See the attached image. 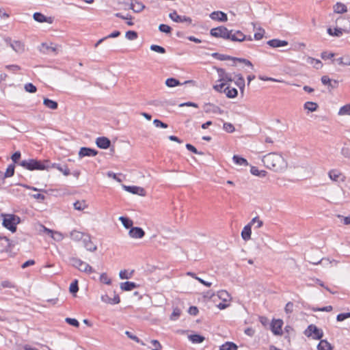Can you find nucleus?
I'll use <instances>...</instances> for the list:
<instances>
[{
    "instance_id": "1",
    "label": "nucleus",
    "mask_w": 350,
    "mask_h": 350,
    "mask_svg": "<svg viewBox=\"0 0 350 350\" xmlns=\"http://www.w3.org/2000/svg\"><path fill=\"white\" fill-rule=\"evenodd\" d=\"M20 165L28 170H49V168H57L59 171L62 172L64 175H70V170L66 165L62 166L57 163H51L48 160L38 161L36 159L23 160L20 163Z\"/></svg>"
},
{
    "instance_id": "2",
    "label": "nucleus",
    "mask_w": 350,
    "mask_h": 350,
    "mask_svg": "<svg viewBox=\"0 0 350 350\" xmlns=\"http://www.w3.org/2000/svg\"><path fill=\"white\" fill-rule=\"evenodd\" d=\"M262 161L269 169L281 172L287 167V162L282 154L277 152H270L262 157Z\"/></svg>"
},
{
    "instance_id": "3",
    "label": "nucleus",
    "mask_w": 350,
    "mask_h": 350,
    "mask_svg": "<svg viewBox=\"0 0 350 350\" xmlns=\"http://www.w3.org/2000/svg\"><path fill=\"white\" fill-rule=\"evenodd\" d=\"M3 217V226L12 232L16 231V225L20 223L21 219L18 216L13 214H2Z\"/></svg>"
},
{
    "instance_id": "4",
    "label": "nucleus",
    "mask_w": 350,
    "mask_h": 350,
    "mask_svg": "<svg viewBox=\"0 0 350 350\" xmlns=\"http://www.w3.org/2000/svg\"><path fill=\"white\" fill-rule=\"evenodd\" d=\"M230 30H228L224 26H219L213 28L210 31V34L215 38H221L225 40H229Z\"/></svg>"
},
{
    "instance_id": "5",
    "label": "nucleus",
    "mask_w": 350,
    "mask_h": 350,
    "mask_svg": "<svg viewBox=\"0 0 350 350\" xmlns=\"http://www.w3.org/2000/svg\"><path fill=\"white\" fill-rule=\"evenodd\" d=\"M5 42L9 45L16 53H23L25 51V44L24 42L19 40L12 41L11 38H5Z\"/></svg>"
},
{
    "instance_id": "6",
    "label": "nucleus",
    "mask_w": 350,
    "mask_h": 350,
    "mask_svg": "<svg viewBox=\"0 0 350 350\" xmlns=\"http://www.w3.org/2000/svg\"><path fill=\"white\" fill-rule=\"evenodd\" d=\"M305 334L307 336H311L314 334L313 338L316 340H320L323 336V332L322 329H319L316 325L311 324L310 325L305 332Z\"/></svg>"
},
{
    "instance_id": "7",
    "label": "nucleus",
    "mask_w": 350,
    "mask_h": 350,
    "mask_svg": "<svg viewBox=\"0 0 350 350\" xmlns=\"http://www.w3.org/2000/svg\"><path fill=\"white\" fill-rule=\"evenodd\" d=\"M124 4L128 5L129 9L135 13L141 12L145 8V5L137 0H127Z\"/></svg>"
},
{
    "instance_id": "8",
    "label": "nucleus",
    "mask_w": 350,
    "mask_h": 350,
    "mask_svg": "<svg viewBox=\"0 0 350 350\" xmlns=\"http://www.w3.org/2000/svg\"><path fill=\"white\" fill-rule=\"evenodd\" d=\"M350 18L339 16L336 19V25L341 29L345 33H349Z\"/></svg>"
},
{
    "instance_id": "9",
    "label": "nucleus",
    "mask_w": 350,
    "mask_h": 350,
    "mask_svg": "<svg viewBox=\"0 0 350 350\" xmlns=\"http://www.w3.org/2000/svg\"><path fill=\"white\" fill-rule=\"evenodd\" d=\"M283 321L281 319H273L271 323V330L274 335L281 336L282 334V327Z\"/></svg>"
},
{
    "instance_id": "10",
    "label": "nucleus",
    "mask_w": 350,
    "mask_h": 350,
    "mask_svg": "<svg viewBox=\"0 0 350 350\" xmlns=\"http://www.w3.org/2000/svg\"><path fill=\"white\" fill-rule=\"evenodd\" d=\"M229 40L233 42H243L245 40L246 36L239 30H230Z\"/></svg>"
},
{
    "instance_id": "11",
    "label": "nucleus",
    "mask_w": 350,
    "mask_h": 350,
    "mask_svg": "<svg viewBox=\"0 0 350 350\" xmlns=\"http://www.w3.org/2000/svg\"><path fill=\"white\" fill-rule=\"evenodd\" d=\"M123 188L125 191L131 193L133 194H137L141 196H146V191L143 187L138 186H126L123 185Z\"/></svg>"
},
{
    "instance_id": "12",
    "label": "nucleus",
    "mask_w": 350,
    "mask_h": 350,
    "mask_svg": "<svg viewBox=\"0 0 350 350\" xmlns=\"http://www.w3.org/2000/svg\"><path fill=\"white\" fill-rule=\"evenodd\" d=\"M169 17L174 22L176 23H183V22H187L189 23H191L192 22V20L190 17L186 16H179L176 11H173L172 12L170 13Z\"/></svg>"
},
{
    "instance_id": "13",
    "label": "nucleus",
    "mask_w": 350,
    "mask_h": 350,
    "mask_svg": "<svg viewBox=\"0 0 350 350\" xmlns=\"http://www.w3.org/2000/svg\"><path fill=\"white\" fill-rule=\"evenodd\" d=\"M129 234L131 238L141 239L145 235V232L142 228L132 227L129 232Z\"/></svg>"
},
{
    "instance_id": "14",
    "label": "nucleus",
    "mask_w": 350,
    "mask_h": 350,
    "mask_svg": "<svg viewBox=\"0 0 350 350\" xmlns=\"http://www.w3.org/2000/svg\"><path fill=\"white\" fill-rule=\"evenodd\" d=\"M98 154V151L90 148H86V147H82L81 148L79 152V157L80 158L84 157H94Z\"/></svg>"
},
{
    "instance_id": "15",
    "label": "nucleus",
    "mask_w": 350,
    "mask_h": 350,
    "mask_svg": "<svg viewBox=\"0 0 350 350\" xmlns=\"http://www.w3.org/2000/svg\"><path fill=\"white\" fill-rule=\"evenodd\" d=\"M210 18L212 20L217 21L220 22H226L228 21V16L226 14L221 11H215L210 14Z\"/></svg>"
},
{
    "instance_id": "16",
    "label": "nucleus",
    "mask_w": 350,
    "mask_h": 350,
    "mask_svg": "<svg viewBox=\"0 0 350 350\" xmlns=\"http://www.w3.org/2000/svg\"><path fill=\"white\" fill-rule=\"evenodd\" d=\"M33 19L39 23H48L49 24L53 23V18L52 17H46L43 14L40 12H35L33 15Z\"/></svg>"
},
{
    "instance_id": "17",
    "label": "nucleus",
    "mask_w": 350,
    "mask_h": 350,
    "mask_svg": "<svg viewBox=\"0 0 350 350\" xmlns=\"http://www.w3.org/2000/svg\"><path fill=\"white\" fill-rule=\"evenodd\" d=\"M97 146L100 148L107 149L111 145V141L105 137H99L96 140Z\"/></svg>"
},
{
    "instance_id": "18",
    "label": "nucleus",
    "mask_w": 350,
    "mask_h": 350,
    "mask_svg": "<svg viewBox=\"0 0 350 350\" xmlns=\"http://www.w3.org/2000/svg\"><path fill=\"white\" fill-rule=\"evenodd\" d=\"M84 247L90 252H95L97 250V247L94 245L91 241L90 236L89 234H86V236L83 238V240Z\"/></svg>"
},
{
    "instance_id": "19",
    "label": "nucleus",
    "mask_w": 350,
    "mask_h": 350,
    "mask_svg": "<svg viewBox=\"0 0 350 350\" xmlns=\"http://www.w3.org/2000/svg\"><path fill=\"white\" fill-rule=\"evenodd\" d=\"M235 84L240 89L241 93L243 94L245 88V79L241 74H235L234 77Z\"/></svg>"
},
{
    "instance_id": "20",
    "label": "nucleus",
    "mask_w": 350,
    "mask_h": 350,
    "mask_svg": "<svg viewBox=\"0 0 350 350\" xmlns=\"http://www.w3.org/2000/svg\"><path fill=\"white\" fill-rule=\"evenodd\" d=\"M267 44L273 48H278L288 45V42L285 40H280L278 39H273L269 40L267 42Z\"/></svg>"
},
{
    "instance_id": "21",
    "label": "nucleus",
    "mask_w": 350,
    "mask_h": 350,
    "mask_svg": "<svg viewBox=\"0 0 350 350\" xmlns=\"http://www.w3.org/2000/svg\"><path fill=\"white\" fill-rule=\"evenodd\" d=\"M252 226L250 224L246 225L242 232H241V237L244 241H248L251 239V234H252Z\"/></svg>"
},
{
    "instance_id": "22",
    "label": "nucleus",
    "mask_w": 350,
    "mask_h": 350,
    "mask_svg": "<svg viewBox=\"0 0 350 350\" xmlns=\"http://www.w3.org/2000/svg\"><path fill=\"white\" fill-rule=\"evenodd\" d=\"M86 234H84L83 232L74 230L70 232V237L72 240L75 241H79L81 240H83V238L86 236Z\"/></svg>"
},
{
    "instance_id": "23",
    "label": "nucleus",
    "mask_w": 350,
    "mask_h": 350,
    "mask_svg": "<svg viewBox=\"0 0 350 350\" xmlns=\"http://www.w3.org/2000/svg\"><path fill=\"white\" fill-rule=\"evenodd\" d=\"M204 111L206 113H222L223 111L217 106L212 105L211 103L206 104L204 106Z\"/></svg>"
},
{
    "instance_id": "24",
    "label": "nucleus",
    "mask_w": 350,
    "mask_h": 350,
    "mask_svg": "<svg viewBox=\"0 0 350 350\" xmlns=\"http://www.w3.org/2000/svg\"><path fill=\"white\" fill-rule=\"evenodd\" d=\"M224 92H225L226 96L230 98H235L238 95L237 90L234 88H230V86L225 88Z\"/></svg>"
},
{
    "instance_id": "25",
    "label": "nucleus",
    "mask_w": 350,
    "mask_h": 350,
    "mask_svg": "<svg viewBox=\"0 0 350 350\" xmlns=\"http://www.w3.org/2000/svg\"><path fill=\"white\" fill-rule=\"evenodd\" d=\"M137 287V284L133 282H125L120 284V288L124 291H132Z\"/></svg>"
},
{
    "instance_id": "26",
    "label": "nucleus",
    "mask_w": 350,
    "mask_h": 350,
    "mask_svg": "<svg viewBox=\"0 0 350 350\" xmlns=\"http://www.w3.org/2000/svg\"><path fill=\"white\" fill-rule=\"evenodd\" d=\"M14 165L10 164L8 165V167L6 169V171L5 173L0 174V177L2 179H4L5 178L12 177L14 174Z\"/></svg>"
},
{
    "instance_id": "27",
    "label": "nucleus",
    "mask_w": 350,
    "mask_h": 350,
    "mask_svg": "<svg viewBox=\"0 0 350 350\" xmlns=\"http://www.w3.org/2000/svg\"><path fill=\"white\" fill-rule=\"evenodd\" d=\"M318 350H332L333 347L326 340H321L317 345Z\"/></svg>"
},
{
    "instance_id": "28",
    "label": "nucleus",
    "mask_w": 350,
    "mask_h": 350,
    "mask_svg": "<svg viewBox=\"0 0 350 350\" xmlns=\"http://www.w3.org/2000/svg\"><path fill=\"white\" fill-rule=\"evenodd\" d=\"M334 12L337 14H342L347 11V6L340 2H338L336 4L334 5Z\"/></svg>"
},
{
    "instance_id": "29",
    "label": "nucleus",
    "mask_w": 350,
    "mask_h": 350,
    "mask_svg": "<svg viewBox=\"0 0 350 350\" xmlns=\"http://www.w3.org/2000/svg\"><path fill=\"white\" fill-rule=\"evenodd\" d=\"M327 33L329 35L332 36L340 37L343 34L344 31L336 25V27L334 29L330 27L328 28Z\"/></svg>"
},
{
    "instance_id": "30",
    "label": "nucleus",
    "mask_w": 350,
    "mask_h": 350,
    "mask_svg": "<svg viewBox=\"0 0 350 350\" xmlns=\"http://www.w3.org/2000/svg\"><path fill=\"white\" fill-rule=\"evenodd\" d=\"M238 347L232 342H226L219 347V350H237Z\"/></svg>"
},
{
    "instance_id": "31",
    "label": "nucleus",
    "mask_w": 350,
    "mask_h": 350,
    "mask_svg": "<svg viewBox=\"0 0 350 350\" xmlns=\"http://www.w3.org/2000/svg\"><path fill=\"white\" fill-rule=\"evenodd\" d=\"M307 63L313 65L316 69H319L323 66V64L319 59H317L310 57L307 58Z\"/></svg>"
},
{
    "instance_id": "32",
    "label": "nucleus",
    "mask_w": 350,
    "mask_h": 350,
    "mask_svg": "<svg viewBox=\"0 0 350 350\" xmlns=\"http://www.w3.org/2000/svg\"><path fill=\"white\" fill-rule=\"evenodd\" d=\"M43 104L49 109H56L58 107V104L57 102L52 100L49 98H44L43 100Z\"/></svg>"
},
{
    "instance_id": "33",
    "label": "nucleus",
    "mask_w": 350,
    "mask_h": 350,
    "mask_svg": "<svg viewBox=\"0 0 350 350\" xmlns=\"http://www.w3.org/2000/svg\"><path fill=\"white\" fill-rule=\"evenodd\" d=\"M80 271L85 272L88 274H90L94 272V269L87 262L83 261L82 265H81Z\"/></svg>"
},
{
    "instance_id": "34",
    "label": "nucleus",
    "mask_w": 350,
    "mask_h": 350,
    "mask_svg": "<svg viewBox=\"0 0 350 350\" xmlns=\"http://www.w3.org/2000/svg\"><path fill=\"white\" fill-rule=\"evenodd\" d=\"M304 107L308 111L314 112L317 110L318 105L316 103L308 101L304 103Z\"/></svg>"
},
{
    "instance_id": "35",
    "label": "nucleus",
    "mask_w": 350,
    "mask_h": 350,
    "mask_svg": "<svg viewBox=\"0 0 350 350\" xmlns=\"http://www.w3.org/2000/svg\"><path fill=\"white\" fill-rule=\"evenodd\" d=\"M188 338L193 343H201L204 340V337L199 334H191Z\"/></svg>"
},
{
    "instance_id": "36",
    "label": "nucleus",
    "mask_w": 350,
    "mask_h": 350,
    "mask_svg": "<svg viewBox=\"0 0 350 350\" xmlns=\"http://www.w3.org/2000/svg\"><path fill=\"white\" fill-rule=\"evenodd\" d=\"M250 172L252 174L259 176V177H265L267 175V172L265 170H260L256 167L252 166L250 170Z\"/></svg>"
},
{
    "instance_id": "37",
    "label": "nucleus",
    "mask_w": 350,
    "mask_h": 350,
    "mask_svg": "<svg viewBox=\"0 0 350 350\" xmlns=\"http://www.w3.org/2000/svg\"><path fill=\"white\" fill-rule=\"evenodd\" d=\"M328 175L331 180L338 181L342 174L337 170H332L329 172Z\"/></svg>"
},
{
    "instance_id": "38",
    "label": "nucleus",
    "mask_w": 350,
    "mask_h": 350,
    "mask_svg": "<svg viewBox=\"0 0 350 350\" xmlns=\"http://www.w3.org/2000/svg\"><path fill=\"white\" fill-rule=\"evenodd\" d=\"M232 159L234 162L237 165L245 166L248 165L247 161L245 159L241 157L238 155H234Z\"/></svg>"
},
{
    "instance_id": "39",
    "label": "nucleus",
    "mask_w": 350,
    "mask_h": 350,
    "mask_svg": "<svg viewBox=\"0 0 350 350\" xmlns=\"http://www.w3.org/2000/svg\"><path fill=\"white\" fill-rule=\"evenodd\" d=\"M119 220L121 221L122 225L126 228H131L133 226V221L127 217H120Z\"/></svg>"
},
{
    "instance_id": "40",
    "label": "nucleus",
    "mask_w": 350,
    "mask_h": 350,
    "mask_svg": "<svg viewBox=\"0 0 350 350\" xmlns=\"http://www.w3.org/2000/svg\"><path fill=\"white\" fill-rule=\"evenodd\" d=\"M88 207V204H86L85 201L81 200V201H77L74 203V208L76 210L78 211H83L85 208Z\"/></svg>"
},
{
    "instance_id": "41",
    "label": "nucleus",
    "mask_w": 350,
    "mask_h": 350,
    "mask_svg": "<svg viewBox=\"0 0 350 350\" xmlns=\"http://www.w3.org/2000/svg\"><path fill=\"white\" fill-rule=\"evenodd\" d=\"M211 55L213 57H215L219 60H221V61L228 60V59L233 60V58H234L233 57L226 55L220 54L218 53H213Z\"/></svg>"
},
{
    "instance_id": "42",
    "label": "nucleus",
    "mask_w": 350,
    "mask_h": 350,
    "mask_svg": "<svg viewBox=\"0 0 350 350\" xmlns=\"http://www.w3.org/2000/svg\"><path fill=\"white\" fill-rule=\"evenodd\" d=\"M165 85L170 88H174L180 85V83L178 80L174 78H169L165 81Z\"/></svg>"
},
{
    "instance_id": "43",
    "label": "nucleus",
    "mask_w": 350,
    "mask_h": 350,
    "mask_svg": "<svg viewBox=\"0 0 350 350\" xmlns=\"http://www.w3.org/2000/svg\"><path fill=\"white\" fill-rule=\"evenodd\" d=\"M70 262L74 267L77 268V269H80L83 260L79 258L72 257L70 258Z\"/></svg>"
},
{
    "instance_id": "44",
    "label": "nucleus",
    "mask_w": 350,
    "mask_h": 350,
    "mask_svg": "<svg viewBox=\"0 0 350 350\" xmlns=\"http://www.w3.org/2000/svg\"><path fill=\"white\" fill-rule=\"evenodd\" d=\"M249 224L251 225V226L256 224L255 228H260L262 226L263 221L260 220L258 218V217H255L251 220V221Z\"/></svg>"
},
{
    "instance_id": "45",
    "label": "nucleus",
    "mask_w": 350,
    "mask_h": 350,
    "mask_svg": "<svg viewBox=\"0 0 350 350\" xmlns=\"http://www.w3.org/2000/svg\"><path fill=\"white\" fill-rule=\"evenodd\" d=\"M218 297L219 299L224 301H227L230 299V296L226 291H220L218 292Z\"/></svg>"
},
{
    "instance_id": "46",
    "label": "nucleus",
    "mask_w": 350,
    "mask_h": 350,
    "mask_svg": "<svg viewBox=\"0 0 350 350\" xmlns=\"http://www.w3.org/2000/svg\"><path fill=\"white\" fill-rule=\"evenodd\" d=\"M50 237L56 241H61L64 239V236L61 232L55 230H53Z\"/></svg>"
},
{
    "instance_id": "47",
    "label": "nucleus",
    "mask_w": 350,
    "mask_h": 350,
    "mask_svg": "<svg viewBox=\"0 0 350 350\" xmlns=\"http://www.w3.org/2000/svg\"><path fill=\"white\" fill-rule=\"evenodd\" d=\"M150 50H152L154 52L159 53H161V54H163L165 53V48H163V46H159V45H156V44L151 45Z\"/></svg>"
},
{
    "instance_id": "48",
    "label": "nucleus",
    "mask_w": 350,
    "mask_h": 350,
    "mask_svg": "<svg viewBox=\"0 0 350 350\" xmlns=\"http://www.w3.org/2000/svg\"><path fill=\"white\" fill-rule=\"evenodd\" d=\"M125 334L131 340L135 341L137 343H140L142 345H144V343L137 336L133 335L131 332L126 331Z\"/></svg>"
},
{
    "instance_id": "49",
    "label": "nucleus",
    "mask_w": 350,
    "mask_h": 350,
    "mask_svg": "<svg viewBox=\"0 0 350 350\" xmlns=\"http://www.w3.org/2000/svg\"><path fill=\"white\" fill-rule=\"evenodd\" d=\"M339 115H350V105L342 107L338 112Z\"/></svg>"
},
{
    "instance_id": "50",
    "label": "nucleus",
    "mask_w": 350,
    "mask_h": 350,
    "mask_svg": "<svg viewBox=\"0 0 350 350\" xmlns=\"http://www.w3.org/2000/svg\"><path fill=\"white\" fill-rule=\"evenodd\" d=\"M125 36L128 40H134L137 38V33L135 31H128Z\"/></svg>"
},
{
    "instance_id": "51",
    "label": "nucleus",
    "mask_w": 350,
    "mask_h": 350,
    "mask_svg": "<svg viewBox=\"0 0 350 350\" xmlns=\"http://www.w3.org/2000/svg\"><path fill=\"white\" fill-rule=\"evenodd\" d=\"M159 29L160 31L165 33H170L172 31V28L169 25L165 24H161L159 26Z\"/></svg>"
},
{
    "instance_id": "52",
    "label": "nucleus",
    "mask_w": 350,
    "mask_h": 350,
    "mask_svg": "<svg viewBox=\"0 0 350 350\" xmlns=\"http://www.w3.org/2000/svg\"><path fill=\"white\" fill-rule=\"evenodd\" d=\"M69 290L71 293H76L79 291L78 281L77 280L70 284Z\"/></svg>"
},
{
    "instance_id": "53",
    "label": "nucleus",
    "mask_w": 350,
    "mask_h": 350,
    "mask_svg": "<svg viewBox=\"0 0 350 350\" xmlns=\"http://www.w3.org/2000/svg\"><path fill=\"white\" fill-rule=\"evenodd\" d=\"M233 61L239 62H241V63H243L246 66H250V67L253 68L252 63L250 61H249L248 59H244V58L234 57V58H233Z\"/></svg>"
},
{
    "instance_id": "54",
    "label": "nucleus",
    "mask_w": 350,
    "mask_h": 350,
    "mask_svg": "<svg viewBox=\"0 0 350 350\" xmlns=\"http://www.w3.org/2000/svg\"><path fill=\"white\" fill-rule=\"evenodd\" d=\"M223 128L228 133H232L235 130L234 126L229 122H225Z\"/></svg>"
},
{
    "instance_id": "55",
    "label": "nucleus",
    "mask_w": 350,
    "mask_h": 350,
    "mask_svg": "<svg viewBox=\"0 0 350 350\" xmlns=\"http://www.w3.org/2000/svg\"><path fill=\"white\" fill-rule=\"evenodd\" d=\"M25 90L30 93H34L37 90L36 87L31 83H27L25 85Z\"/></svg>"
},
{
    "instance_id": "56",
    "label": "nucleus",
    "mask_w": 350,
    "mask_h": 350,
    "mask_svg": "<svg viewBox=\"0 0 350 350\" xmlns=\"http://www.w3.org/2000/svg\"><path fill=\"white\" fill-rule=\"evenodd\" d=\"M180 314H181V311L180 309H178L177 308H174L171 314L170 319L172 320H176L180 317Z\"/></svg>"
},
{
    "instance_id": "57",
    "label": "nucleus",
    "mask_w": 350,
    "mask_h": 350,
    "mask_svg": "<svg viewBox=\"0 0 350 350\" xmlns=\"http://www.w3.org/2000/svg\"><path fill=\"white\" fill-rule=\"evenodd\" d=\"M5 68L8 70L11 71L12 72H16L17 71L21 70V67L16 64L7 65V66H5Z\"/></svg>"
},
{
    "instance_id": "58",
    "label": "nucleus",
    "mask_w": 350,
    "mask_h": 350,
    "mask_svg": "<svg viewBox=\"0 0 350 350\" xmlns=\"http://www.w3.org/2000/svg\"><path fill=\"white\" fill-rule=\"evenodd\" d=\"M153 124H154V126L156 127H161L163 129H167L168 127V125L167 124L161 122V120H159L158 119L154 120Z\"/></svg>"
},
{
    "instance_id": "59",
    "label": "nucleus",
    "mask_w": 350,
    "mask_h": 350,
    "mask_svg": "<svg viewBox=\"0 0 350 350\" xmlns=\"http://www.w3.org/2000/svg\"><path fill=\"white\" fill-rule=\"evenodd\" d=\"M100 280L101 282L106 284H110L111 281V279L108 278L107 275L106 273H102L100 277Z\"/></svg>"
},
{
    "instance_id": "60",
    "label": "nucleus",
    "mask_w": 350,
    "mask_h": 350,
    "mask_svg": "<svg viewBox=\"0 0 350 350\" xmlns=\"http://www.w3.org/2000/svg\"><path fill=\"white\" fill-rule=\"evenodd\" d=\"M258 32L255 33L254 35V38L256 40L262 39L265 33V30L261 27L258 28Z\"/></svg>"
},
{
    "instance_id": "61",
    "label": "nucleus",
    "mask_w": 350,
    "mask_h": 350,
    "mask_svg": "<svg viewBox=\"0 0 350 350\" xmlns=\"http://www.w3.org/2000/svg\"><path fill=\"white\" fill-rule=\"evenodd\" d=\"M186 148L188 150L192 152L194 154H200V155L203 154V153L202 152H199L193 145H191L190 144H187Z\"/></svg>"
},
{
    "instance_id": "62",
    "label": "nucleus",
    "mask_w": 350,
    "mask_h": 350,
    "mask_svg": "<svg viewBox=\"0 0 350 350\" xmlns=\"http://www.w3.org/2000/svg\"><path fill=\"white\" fill-rule=\"evenodd\" d=\"M335 54L334 53H328L327 51H323L321 54V57L323 59H329L334 57Z\"/></svg>"
},
{
    "instance_id": "63",
    "label": "nucleus",
    "mask_w": 350,
    "mask_h": 350,
    "mask_svg": "<svg viewBox=\"0 0 350 350\" xmlns=\"http://www.w3.org/2000/svg\"><path fill=\"white\" fill-rule=\"evenodd\" d=\"M66 322L68 323L69 325H72L76 327H79V321L75 319L66 318Z\"/></svg>"
},
{
    "instance_id": "64",
    "label": "nucleus",
    "mask_w": 350,
    "mask_h": 350,
    "mask_svg": "<svg viewBox=\"0 0 350 350\" xmlns=\"http://www.w3.org/2000/svg\"><path fill=\"white\" fill-rule=\"evenodd\" d=\"M341 154L345 158H350V148L348 147H343L341 149Z\"/></svg>"
}]
</instances>
